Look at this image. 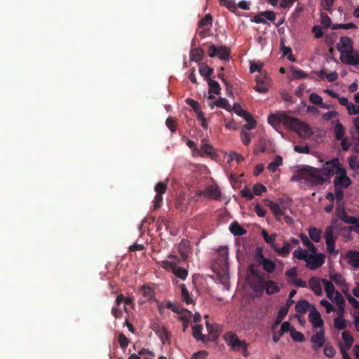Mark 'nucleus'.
<instances>
[{
	"instance_id": "13",
	"label": "nucleus",
	"mask_w": 359,
	"mask_h": 359,
	"mask_svg": "<svg viewBox=\"0 0 359 359\" xmlns=\"http://www.w3.org/2000/svg\"><path fill=\"white\" fill-rule=\"evenodd\" d=\"M311 341L313 344V349L321 348L325 341L324 329L321 328L317 333L313 334L311 337Z\"/></svg>"
},
{
	"instance_id": "62",
	"label": "nucleus",
	"mask_w": 359,
	"mask_h": 359,
	"mask_svg": "<svg viewBox=\"0 0 359 359\" xmlns=\"http://www.w3.org/2000/svg\"><path fill=\"white\" fill-rule=\"evenodd\" d=\"M289 283L291 285H295L297 287H306V282H304V280L299 279L297 278H293V279H290Z\"/></svg>"
},
{
	"instance_id": "41",
	"label": "nucleus",
	"mask_w": 359,
	"mask_h": 359,
	"mask_svg": "<svg viewBox=\"0 0 359 359\" xmlns=\"http://www.w3.org/2000/svg\"><path fill=\"white\" fill-rule=\"evenodd\" d=\"M332 281L334 282L337 285L343 286L346 285L345 279L339 273H334L330 276Z\"/></svg>"
},
{
	"instance_id": "29",
	"label": "nucleus",
	"mask_w": 359,
	"mask_h": 359,
	"mask_svg": "<svg viewBox=\"0 0 359 359\" xmlns=\"http://www.w3.org/2000/svg\"><path fill=\"white\" fill-rule=\"evenodd\" d=\"M168 179H165L163 182L157 183L154 187L156 194L163 195L165 193L168 187Z\"/></svg>"
},
{
	"instance_id": "32",
	"label": "nucleus",
	"mask_w": 359,
	"mask_h": 359,
	"mask_svg": "<svg viewBox=\"0 0 359 359\" xmlns=\"http://www.w3.org/2000/svg\"><path fill=\"white\" fill-rule=\"evenodd\" d=\"M181 294L182 300L187 304L193 303V299L191 297L188 290L187 289L184 284L180 285Z\"/></svg>"
},
{
	"instance_id": "27",
	"label": "nucleus",
	"mask_w": 359,
	"mask_h": 359,
	"mask_svg": "<svg viewBox=\"0 0 359 359\" xmlns=\"http://www.w3.org/2000/svg\"><path fill=\"white\" fill-rule=\"evenodd\" d=\"M140 292L146 300H150L154 297V290L151 287L145 285L140 287Z\"/></svg>"
},
{
	"instance_id": "46",
	"label": "nucleus",
	"mask_w": 359,
	"mask_h": 359,
	"mask_svg": "<svg viewBox=\"0 0 359 359\" xmlns=\"http://www.w3.org/2000/svg\"><path fill=\"white\" fill-rule=\"evenodd\" d=\"M218 254L221 257L222 262H223L224 264H226L229 255L227 248L220 247L219 249L218 250Z\"/></svg>"
},
{
	"instance_id": "45",
	"label": "nucleus",
	"mask_w": 359,
	"mask_h": 359,
	"mask_svg": "<svg viewBox=\"0 0 359 359\" xmlns=\"http://www.w3.org/2000/svg\"><path fill=\"white\" fill-rule=\"evenodd\" d=\"M193 336L198 340H203V336L202 334V326L196 325L193 327Z\"/></svg>"
},
{
	"instance_id": "21",
	"label": "nucleus",
	"mask_w": 359,
	"mask_h": 359,
	"mask_svg": "<svg viewBox=\"0 0 359 359\" xmlns=\"http://www.w3.org/2000/svg\"><path fill=\"white\" fill-rule=\"evenodd\" d=\"M204 55V50L201 48H192L190 50V58L196 62L201 61Z\"/></svg>"
},
{
	"instance_id": "63",
	"label": "nucleus",
	"mask_w": 359,
	"mask_h": 359,
	"mask_svg": "<svg viewBox=\"0 0 359 359\" xmlns=\"http://www.w3.org/2000/svg\"><path fill=\"white\" fill-rule=\"evenodd\" d=\"M291 181H304L305 182V169L304 168L301 170L299 173L293 175L291 178Z\"/></svg>"
},
{
	"instance_id": "49",
	"label": "nucleus",
	"mask_w": 359,
	"mask_h": 359,
	"mask_svg": "<svg viewBox=\"0 0 359 359\" xmlns=\"http://www.w3.org/2000/svg\"><path fill=\"white\" fill-rule=\"evenodd\" d=\"M336 214L337 216L341 219H344V218L347 215L344 204L337 205L336 207Z\"/></svg>"
},
{
	"instance_id": "60",
	"label": "nucleus",
	"mask_w": 359,
	"mask_h": 359,
	"mask_svg": "<svg viewBox=\"0 0 359 359\" xmlns=\"http://www.w3.org/2000/svg\"><path fill=\"white\" fill-rule=\"evenodd\" d=\"M348 112L350 115H358L359 114V106L355 105L350 103L347 107Z\"/></svg>"
},
{
	"instance_id": "36",
	"label": "nucleus",
	"mask_w": 359,
	"mask_h": 359,
	"mask_svg": "<svg viewBox=\"0 0 359 359\" xmlns=\"http://www.w3.org/2000/svg\"><path fill=\"white\" fill-rule=\"evenodd\" d=\"M293 256L299 259V260H303L305 262H306L307 260V258H308V252L306 250H303V249H297V250H295L293 252Z\"/></svg>"
},
{
	"instance_id": "1",
	"label": "nucleus",
	"mask_w": 359,
	"mask_h": 359,
	"mask_svg": "<svg viewBox=\"0 0 359 359\" xmlns=\"http://www.w3.org/2000/svg\"><path fill=\"white\" fill-rule=\"evenodd\" d=\"M268 122L273 128L283 123L288 128L297 132L299 135L309 136L311 134L310 128L306 123L283 112L270 114L268 117Z\"/></svg>"
},
{
	"instance_id": "2",
	"label": "nucleus",
	"mask_w": 359,
	"mask_h": 359,
	"mask_svg": "<svg viewBox=\"0 0 359 359\" xmlns=\"http://www.w3.org/2000/svg\"><path fill=\"white\" fill-rule=\"evenodd\" d=\"M336 48L340 53L339 59L343 64L359 68V51L354 49L350 37L341 36Z\"/></svg>"
},
{
	"instance_id": "40",
	"label": "nucleus",
	"mask_w": 359,
	"mask_h": 359,
	"mask_svg": "<svg viewBox=\"0 0 359 359\" xmlns=\"http://www.w3.org/2000/svg\"><path fill=\"white\" fill-rule=\"evenodd\" d=\"M199 72H200L201 75L205 77L206 79L208 80V79H209L210 76H211V74H212L213 69L209 67L206 65H202L199 67Z\"/></svg>"
},
{
	"instance_id": "9",
	"label": "nucleus",
	"mask_w": 359,
	"mask_h": 359,
	"mask_svg": "<svg viewBox=\"0 0 359 359\" xmlns=\"http://www.w3.org/2000/svg\"><path fill=\"white\" fill-rule=\"evenodd\" d=\"M208 55L210 57H217L221 60H228L230 55V49L226 46H216L211 45L208 50Z\"/></svg>"
},
{
	"instance_id": "11",
	"label": "nucleus",
	"mask_w": 359,
	"mask_h": 359,
	"mask_svg": "<svg viewBox=\"0 0 359 359\" xmlns=\"http://www.w3.org/2000/svg\"><path fill=\"white\" fill-rule=\"evenodd\" d=\"M265 205L271 210L276 219L278 221L280 220V217L285 213L286 208L284 205H280L268 199L265 201Z\"/></svg>"
},
{
	"instance_id": "12",
	"label": "nucleus",
	"mask_w": 359,
	"mask_h": 359,
	"mask_svg": "<svg viewBox=\"0 0 359 359\" xmlns=\"http://www.w3.org/2000/svg\"><path fill=\"white\" fill-rule=\"evenodd\" d=\"M309 319L314 329H317L318 327L320 329L323 328V320L321 318L320 313L315 307H313L311 310L309 314Z\"/></svg>"
},
{
	"instance_id": "59",
	"label": "nucleus",
	"mask_w": 359,
	"mask_h": 359,
	"mask_svg": "<svg viewBox=\"0 0 359 359\" xmlns=\"http://www.w3.org/2000/svg\"><path fill=\"white\" fill-rule=\"evenodd\" d=\"M292 76L294 79H297L307 77V74L304 71L299 69H293Z\"/></svg>"
},
{
	"instance_id": "44",
	"label": "nucleus",
	"mask_w": 359,
	"mask_h": 359,
	"mask_svg": "<svg viewBox=\"0 0 359 359\" xmlns=\"http://www.w3.org/2000/svg\"><path fill=\"white\" fill-rule=\"evenodd\" d=\"M357 26L352 22L346 23V24H334L332 25V29L335 30L338 29H356Z\"/></svg>"
},
{
	"instance_id": "48",
	"label": "nucleus",
	"mask_w": 359,
	"mask_h": 359,
	"mask_svg": "<svg viewBox=\"0 0 359 359\" xmlns=\"http://www.w3.org/2000/svg\"><path fill=\"white\" fill-rule=\"evenodd\" d=\"M331 22V19L327 14L323 13L320 14V23L325 28L330 27Z\"/></svg>"
},
{
	"instance_id": "58",
	"label": "nucleus",
	"mask_w": 359,
	"mask_h": 359,
	"mask_svg": "<svg viewBox=\"0 0 359 359\" xmlns=\"http://www.w3.org/2000/svg\"><path fill=\"white\" fill-rule=\"evenodd\" d=\"M345 296L348 301V302L355 309H359V302L357 301L353 297H352L349 293L344 292Z\"/></svg>"
},
{
	"instance_id": "28",
	"label": "nucleus",
	"mask_w": 359,
	"mask_h": 359,
	"mask_svg": "<svg viewBox=\"0 0 359 359\" xmlns=\"http://www.w3.org/2000/svg\"><path fill=\"white\" fill-rule=\"evenodd\" d=\"M321 233L322 232L320 229L314 226L310 227L309 229V237L313 241L316 243H318L320 241Z\"/></svg>"
},
{
	"instance_id": "23",
	"label": "nucleus",
	"mask_w": 359,
	"mask_h": 359,
	"mask_svg": "<svg viewBox=\"0 0 359 359\" xmlns=\"http://www.w3.org/2000/svg\"><path fill=\"white\" fill-rule=\"evenodd\" d=\"M334 134L337 140H342L345 135V130L343 125L338 121H336V125L334 128Z\"/></svg>"
},
{
	"instance_id": "54",
	"label": "nucleus",
	"mask_w": 359,
	"mask_h": 359,
	"mask_svg": "<svg viewBox=\"0 0 359 359\" xmlns=\"http://www.w3.org/2000/svg\"><path fill=\"white\" fill-rule=\"evenodd\" d=\"M269 81H270L269 78L266 74L262 75V73L260 74V75L259 76L256 77V82L258 85L262 84V85H269Z\"/></svg>"
},
{
	"instance_id": "50",
	"label": "nucleus",
	"mask_w": 359,
	"mask_h": 359,
	"mask_svg": "<svg viewBox=\"0 0 359 359\" xmlns=\"http://www.w3.org/2000/svg\"><path fill=\"white\" fill-rule=\"evenodd\" d=\"M253 191L255 195L260 196L262 193L266 191V188L262 184L257 183L253 187Z\"/></svg>"
},
{
	"instance_id": "30",
	"label": "nucleus",
	"mask_w": 359,
	"mask_h": 359,
	"mask_svg": "<svg viewBox=\"0 0 359 359\" xmlns=\"http://www.w3.org/2000/svg\"><path fill=\"white\" fill-rule=\"evenodd\" d=\"M262 236H263L264 241L271 245V247L273 249V246L276 245V243H275L276 234L269 235L267 231L263 229L262 231Z\"/></svg>"
},
{
	"instance_id": "42",
	"label": "nucleus",
	"mask_w": 359,
	"mask_h": 359,
	"mask_svg": "<svg viewBox=\"0 0 359 359\" xmlns=\"http://www.w3.org/2000/svg\"><path fill=\"white\" fill-rule=\"evenodd\" d=\"M212 24V18L210 14H206L204 18H203L199 21V27H211Z\"/></svg>"
},
{
	"instance_id": "17",
	"label": "nucleus",
	"mask_w": 359,
	"mask_h": 359,
	"mask_svg": "<svg viewBox=\"0 0 359 359\" xmlns=\"http://www.w3.org/2000/svg\"><path fill=\"white\" fill-rule=\"evenodd\" d=\"M346 257L348 259V264L351 266L359 269V252L348 251L346 253Z\"/></svg>"
},
{
	"instance_id": "55",
	"label": "nucleus",
	"mask_w": 359,
	"mask_h": 359,
	"mask_svg": "<svg viewBox=\"0 0 359 359\" xmlns=\"http://www.w3.org/2000/svg\"><path fill=\"white\" fill-rule=\"evenodd\" d=\"M309 100L314 104L320 105L322 104L323 98L317 93H313L309 96Z\"/></svg>"
},
{
	"instance_id": "34",
	"label": "nucleus",
	"mask_w": 359,
	"mask_h": 359,
	"mask_svg": "<svg viewBox=\"0 0 359 359\" xmlns=\"http://www.w3.org/2000/svg\"><path fill=\"white\" fill-rule=\"evenodd\" d=\"M215 105L217 107L224 109L229 111L231 110V105L229 104V101L226 98H224V97H219L216 100Z\"/></svg>"
},
{
	"instance_id": "57",
	"label": "nucleus",
	"mask_w": 359,
	"mask_h": 359,
	"mask_svg": "<svg viewBox=\"0 0 359 359\" xmlns=\"http://www.w3.org/2000/svg\"><path fill=\"white\" fill-rule=\"evenodd\" d=\"M327 250L329 253L337 255L339 253L338 250H335V241H327Z\"/></svg>"
},
{
	"instance_id": "3",
	"label": "nucleus",
	"mask_w": 359,
	"mask_h": 359,
	"mask_svg": "<svg viewBox=\"0 0 359 359\" xmlns=\"http://www.w3.org/2000/svg\"><path fill=\"white\" fill-rule=\"evenodd\" d=\"M170 260L161 262V266L165 270L171 271L178 278L185 280L188 276V271L178 266L180 259L175 255H169Z\"/></svg>"
},
{
	"instance_id": "53",
	"label": "nucleus",
	"mask_w": 359,
	"mask_h": 359,
	"mask_svg": "<svg viewBox=\"0 0 359 359\" xmlns=\"http://www.w3.org/2000/svg\"><path fill=\"white\" fill-rule=\"evenodd\" d=\"M325 242L330 241H335V238L334 237V233H333V227L332 226H330L326 228L325 232Z\"/></svg>"
},
{
	"instance_id": "33",
	"label": "nucleus",
	"mask_w": 359,
	"mask_h": 359,
	"mask_svg": "<svg viewBox=\"0 0 359 359\" xmlns=\"http://www.w3.org/2000/svg\"><path fill=\"white\" fill-rule=\"evenodd\" d=\"M334 301L339 306L338 311H344L345 300L342 294L338 291L334 294Z\"/></svg>"
},
{
	"instance_id": "31",
	"label": "nucleus",
	"mask_w": 359,
	"mask_h": 359,
	"mask_svg": "<svg viewBox=\"0 0 359 359\" xmlns=\"http://www.w3.org/2000/svg\"><path fill=\"white\" fill-rule=\"evenodd\" d=\"M189 245V242L187 240H182L179 244V252L184 259L187 257L188 250L187 248Z\"/></svg>"
},
{
	"instance_id": "7",
	"label": "nucleus",
	"mask_w": 359,
	"mask_h": 359,
	"mask_svg": "<svg viewBox=\"0 0 359 359\" xmlns=\"http://www.w3.org/2000/svg\"><path fill=\"white\" fill-rule=\"evenodd\" d=\"M255 259L259 265L263 266L265 271L273 273L275 271L276 264L264 256L261 248H257Z\"/></svg>"
},
{
	"instance_id": "35",
	"label": "nucleus",
	"mask_w": 359,
	"mask_h": 359,
	"mask_svg": "<svg viewBox=\"0 0 359 359\" xmlns=\"http://www.w3.org/2000/svg\"><path fill=\"white\" fill-rule=\"evenodd\" d=\"M341 337L344 341V346L346 347V349H349L352 346L353 342V337L348 331H344L342 332Z\"/></svg>"
},
{
	"instance_id": "22",
	"label": "nucleus",
	"mask_w": 359,
	"mask_h": 359,
	"mask_svg": "<svg viewBox=\"0 0 359 359\" xmlns=\"http://www.w3.org/2000/svg\"><path fill=\"white\" fill-rule=\"evenodd\" d=\"M264 288L266 294H272L280 291V287L273 280H267L264 283Z\"/></svg>"
},
{
	"instance_id": "24",
	"label": "nucleus",
	"mask_w": 359,
	"mask_h": 359,
	"mask_svg": "<svg viewBox=\"0 0 359 359\" xmlns=\"http://www.w3.org/2000/svg\"><path fill=\"white\" fill-rule=\"evenodd\" d=\"M310 308V304L307 300L303 299L297 302L295 311L298 313H305Z\"/></svg>"
},
{
	"instance_id": "25",
	"label": "nucleus",
	"mask_w": 359,
	"mask_h": 359,
	"mask_svg": "<svg viewBox=\"0 0 359 359\" xmlns=\"http://www.w3.org/2000/svg\"><path fill=\"white\" fill-rule=\"evenodd\" d=\"M207 82L209 86V93H214L215 95L220 94V86L217 81L212 80L210 78H209L208 79Z\"/></svg>"
},
{
	"instance_id": "43",
	"label": "nucleus",
	"mask_w": 359,
	"mask_h": 359,
	"mask_svg": "<svg viewBox=\"0 0 359 359\" xmlns=\"http://www.w3.org/2000/svg\"><path fill=\"white\" fill-rule=\"evenodd\" d=\"M334 196L337 201V205H341L343 203L344 200V191L341 187H334Z\"/></svg>"
},
{
	"instance_id": "14",
	"label": "nucleus",
	"mask_w": 359,
	"mask_h": 359,
	"mask_svg": "<svg viewBox=\"0 0 359 359\" xmlns=\"http://www.w3.org/2000/svg\"><path fill=\"white\" fill-rule=\"evenodd\" d=\"M341 176H337L334 180V187L347 188L351 183L348 177L346 176L345 171L343 170Z\"/></svg>"
},
{
	"instance_id": "61",
	"label": "nucleus",
	"mask_w": 359,
	"mask_h": 359,
	"mask_svg": "<svg viewBox=\"0 0 359 359\" xmlns=\"http://www.w3.org/2000/svg\"><path fill=\"white\" fill-rule=\"evenodd\" d=\"M294 150L300 154H310V148L308 145L306 146H300L295 145L294 147Z\"/></svg>"
},
{
	"instance_id": "19",
	"label": "nucleus",
	"mask_w": 359,
	"mask_h": 359,
	"mask_svg": "<svg viewBox=\"0 0 359 359\" xmlns=\"http://www.w3.org/2000/svg\"><path fill=\"white\" fill-rule=\"evenodd\" d=\"M344 313V311H338L337 317L334 319V325L338 330H344L347 326V323L343 318Z\"/></svg>"
},
{
	"instance_id": "6",
	"label": "nucleus",
	"mask_w": 359,
	"mask_h": 359,
	"mask_svg": "<svg viewBox=\"0 0 359 359\" xmlns=\"http://www.w3.org/2000/svg\"><path fill=\"white\" fill-rule=\"evenodd\" d=\"M196 196L198 197L204 196L210 199L219 201L222 197V193L217 184H210L204 189L198 190L196 191Z\"/></svg>"
},
{
	"instance_id": "8",
	"label": "nucleus",
	"mask_w": 359,
	"mask_h": 359,
	"mask_svg": "<svg viewBox=\"0 0 359 359\" xmlns=\"http://www.w3.org/2000/svg\"><path fill=\"white\" fill-rule=\"evenodd\" d=\"M227 345L231 347L233 351H238L248 344L245 341L240 340L237 335L231 332H226L224 337Z\"/></svg>"
},
{
	"instance_id": "10",
	"label": "nucleus",
	"mask_w": 359,
	"mask_h": 359,
	"mask_svg": "<svg viewBox=\"0 0 359 359\" xmlns=\"http://www.w3.org/2000/svg\"><path fill=\"white\" fill-rule=\"evenodd\" d=\"M325 256L323 253L309 255L306 266L311 270H316L325 263Z\"/></svg>"
},
{
	"instance_id": "47",
	"label": "nucleus",
	"mask_w": 359,
	"mask_h": 359,
	"mask_svg": "<svg viewBox=\"0 0 359 359\" xmlns=\"http://www.w3.org/2000/svg\"><path fill=\"white\" fill-rule=\"evenodd\" d=\"M336 351L330 344H327L324 347V354L328 358H333L335 355Z\"/></svg>"
},
{
	"instance_id": "38",
	"label": "nucleus",
	"mask_w": 359,
	"mask_h": 359,
	"mask_svg": "<svg viewBox=\"0 0 359 359\" xmlns=\"http://www.w3.org/2000/svg\"><path fill=\"white\" fill-rule=\"evenodd\" d=\"M219 1L220 6H225L231 12L236 11L237 6L234 0H219Z\"/></svg>"
},
{
	"instance_id": "18",
	"label": "nucleus",
	"mask_w": 359,
	"mask_h": 359,
	"mask_svg": "<svg viewBox=\"0 0 359 359\" xmlns=\"http://www.w3.org/2000/svg\"><path fill=\"white\" fill-rule=\"evenodd\" d=\"M321 281L324 285V289L327 294V297L330 299H332L334 294L337 292V291H335L334 286L333 283L331 281H329L327 279H324V278H323L321 280Z\"/></svg>"
},
{
	"instance_id": "4",
	"label": "nucleus",
	"mask_w": 359,
	"mask_h": 359,
	"mask_svg": "<svg viewBox=\"0 0 359 359\" xmlns=\"http://www.w3.org/2000/svg\"><path fill=\"white\" fill-rule=\"evenodd\" d=\"M305 169V182L310 187L323 184L326 178L324 177L320 168H315L311 166H306Z\"/></svg>"
},
{
	"instance_id": "56",
	"label": "nucleus",
	"mask_w": 359,
	"mask_h": 359,
	"mask_svg": "<svg viewBox=\"0 0 359 359\" xmlns=\"http://www.w3.org/2000/svg\"><path fill=\"white\" fill-rule=\"evenodd\" d=\"M118 341L122 348H126L129 344V339L122 333L118 335Z\"/></svg>"
},
{
	"instance_id": "64",
	"label": "nucleus",
	"mask_w": 359,
	"mask_h": 359,
	"mask_svg": "<svg viewBox=\"0 0 359 359\" xmlns=\"http://www.w3.org/2000/svg\"><path fill=\"white\" fill-rule=\"evenodd\" d=\"M261 15L264 16L266 18V20H269L270 21H274L276 20V15L273 11H263L261 12Z\"/></svg>"
},
{
	"instance_id": "5",
	"label": "nucleus",
	"mask_w": 359,
	"mask_h": 359,
	"mask_svg": "<svg viewBox=\"0 0 359 359\" xmlns=\"http://www.w3.org/2000/svg\"><path fill=\"white\" fill-rule=\"evenodd\" d=\"M323 175L329 179L335 173H341L343 169L341 167L339 159L334 158L330 161H327L322 168H320Z\"/></svg>"
},
{
	"instance_id": "52",
	"label": "nucleus",
	"mask_w": 359,
	"mask_h": 359,
	"mask_svg": "<svg viewBox=\"0 0 359 359\" xmlns=\"http://www.w3.org/2000/svg\"><path fill=\"white\" fill-rule=\"evenodd\" d=\"M201 152L203 154H207L208 156H212L214 153L213 147L208 144H203L201 147Z\"/></svg>"
},
{
	"instance_id": "37",
	"label": "nucleus",
	"mask_w": 359,
	"mask_h": 359,
	"mask_svg": "<svg viewBox=\"0 0 359 359\" xmlns=\"http://www.w3.org/2000/svg\"><path fill=\"white\" fill-rule=\"evenodd\" d=\"M287 313L286 307H281L279 309L277 318L273 325V328L280 323L283 318L287 316Z\"/></svg>"
},
{
	"instance_id": "15",
	"label": "nucleus",
	"mask_w": 359,
	"mask_h": 359,
	"mask_svg": "<svg viewBox=\"0 0 359 359\" xmlns=\"http://www.w3.org/2000/svg\"><path fill=\"white\" fill-rule=\"evenodd\" d=\"M321 280L318 278L313 276L309 279V285L313 292L319 296L322 294V287L320 284Z\"/></svg>"
},
{
	"instance_id": "20",
	"label": "nucleus",
	"mask_w": 359,
	"mask_h": 359,
	"mask_svg": "<svg viewBox=\"0 0 359 359\" xmlns=\"http://www.w3.org/2000/svg\"><path fill=\"white\" fill-rule=\"evenodd\" d=\"M229 230L234 236H243L247 231L243 228L237 222H233L229 226Z\"/></svg>"
},
{
	"instance_id": "51",
	"label": "nucleus",
	"mask_w": 359,
	"mask_h": 359,
	"mask_svg": "<svg viewBox=\"0 0 359 359\" xmlns=\"http://www.w3.org/2000/svg\"><path fill=\"white\" fill-rule=\"evenodd\" d=\"M241 140L244 145H248L251 142V137L250 133L245 130H242L241 132Z\"/></svg>"
},
{
	"instance_id": "16",
	"label": "nucleus",
	"mask_w": 359,
	"mask_h": 359,
	"mask_svg": "<svg viewBox=\"0 0 359 359\" xmlns=\"http://www.w3.org/2000/svg\"><path fill=\"white\" fill-rule=\"evenodd\" d=\"M291 250L290 244L287 242H283V245L282 248L279 247L277 244L273 246V250L280 256L283 257H286L290 254Z\"/></svg>"
},
{
	"instance_id": "26",
	"label": "nucleus",
	"mask_w": 359,
	"mask_h": 359,
	"mask_svg": "<svg viewBox=\"0 0 359 359\" xmlns=\"http://www.w3.org/2000/svg\"><path fill=\"white\" fill-rule=\"evenodd\" d=\"M282 164L283 158L280 156H276L274 160L268 165L267 170L270 172H274Z\"/></svg>"
},
{
	"instance_id": "39",
	"label": "nucleus",
	"mask_w": 359,
	"mask_h": 359,
	"mask_svg": "<svg viewBox=\"0 0 359 359\" xmlns=\"http://www.w3.org/2000/svg\"><path fill=\"white\" fill-rule=\"evenodd\" d=\"M290 336L294 341L302 342L305 340L304 335L297 331L294 328H292L290 330Z\"/></svg>"
}]
</instances>
